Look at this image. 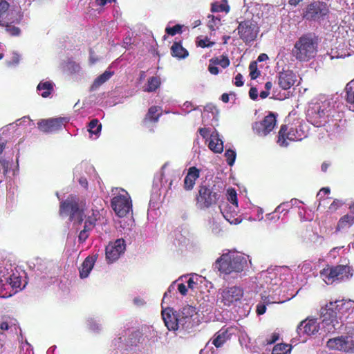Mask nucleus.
Masks as SVG:
<instances>
[{
  "instance_id": "nucleus-47",
  "label": "nucleus",
  "mask_w": 354,
  "mask_h": 354,
  "mask_svg": "<svg viewBox=\"0 0 354 354\" xmlns=\"http://www.w3.org/2000/svg\"><path fill=\"white\" fill-rule=\"evenodd\" d=\"M183 26L180 24H176L173 27H167L165 28V32L169 35L174 36L176 34L180 33L182 32Z\"/></svg>"
},
{
  "instance_id": "nucleus-22",
  "label": "nucleus",
  "mask_w": 354,
  "mask_h": 354,
  "mask_svg": "<svg viewBox=\"0 0 354 354\" xmlns=\"http://www.w3.org/2000/svg\"><path fill=\"white\" fill-rule=\"evenodd\" d=\"M209 149L214 153H221L223 151V142L219 138L218 133L215 131L210 134L208 143Z\"/></svg>"
},
{
  "instance_id": "nucleus-35",
  "label": "nucleus",
  "mask_w": 354,
  "mask_h": 354,
  "mask_svg": "<svg viewBox=\"0 0 354 354\" xmlns=\"http://www.w3.org/2000/svg\"><path fill=\"white\" fill-rule=\"evenodd\" d=\"M288 139V126L282 124L277 136V144L281 147H286V140Z\"/></svg>"
},
{
  "instance_id": "nucleus-51",
  "label": "nucleus",
  "mask_w": 354,
  "mask_h": 354,
  "mask_svg": "<svg viewBox=\"0 0 354 354\" xmlns=\"http://www.w3.org/2000/svg\"><path fill=\"white\" fill-rule=\"evenodd\" d=\"M9 169V162L5 159L0 158V172L2 171L6 176Z\"/></svg>"
},
{
  "instance_id": "nucleus-55",
  "label": "nucleus",
  "mask_w": 354,
  "mask_h": 354,
  "mask_svg": "<svg viewBox=\"0 0 354 354\" xmlns=\"http://www.w3.org/2000/svg\"><path fill=\"white\" fill-rule=\"evenodd\" d=\"M13 326L16 330L15 324L12 323V322H9L8 321H3L0 324V328L2 330H8V329L11 328Z\"/></svg>"
},
{
  "instance_id": "nucleus-27",
  "label": "nucleus",
  "mask_w": 354,
  "mask_h": 354,
  "mask_svg": "<svg viewBox=\"0 0 354 354\" xmlns=\"http://www.w3.org/2000/svg\"><path fill=\"white\" fill-rule=\"evenodd\" d=\"M84 218H86V219L84 227L93 230L96 225V222L100 219V214L98 210L92 209L91 214Z\"/></svg>"
},
{
  "instance_id": "nucleus-50",
  "label": "nucleus",
  "mask_w": 354,
  "mask_h": 354,
  "mask_svg": "<svg viewBox=\"0 0 354 354\" xmlns=\"http://www.w3.org/2000/svg\"><path fill=\"white\" fill-rule=\"evenodd\" d=\"M214 41H210L209 39L206 37L203 39H200L196 41L197 46L201 47V48H206V47H212L214 45Z\"/></svg>"
},
{
  "instance_id": "nucleus-41",
  "label": "nucleus",
  "mask_w": 354,
  "mask_h": 354,
  "mask_svg": "<svg viewBox=\"0 0 354 354\" xmlns=\"http://www.w3.org/2000/svg\"><path fill=\"white\" fill-rule=\"evenodd\" d=\"M207 18L209 19L207 22V26L209 28L210 30L214 31L216 30V28L218 27V24H220L221 19L218 17H216L215 16L212 15H209L207 16Z\"/></svg>"
},
{
  "instance_id": "nucleus-34",
  "label": "nucleus",
  "mask_w": 354,
  "mask_h": 354,
  "mask_svg": "<svg viewBox=\"0 0 354 354\" xmlns=\"http://www.w3.org/2000/svg\"><path fill=\"white\" fill-rule=\"evenodd\" d=\"M9 7L10 4L6 1H0V23L6 20L5 17H7L8 13L13 12L14 17H15L17 12H20L19 11L9 10Z\"/></svg>"
},
{
  "instance_id": "nucleus-11",
  "label": "nucleus",
  "mask_w": 354,
  "mask_h": 354,
  "mask_svg": "<svg viewBox=\"0 0 354 354\" xmlns=\"http://www.w3.org/2000/svg\"><path fill=\"white\" fill-rule=\"evenodd\" d=\"M329 13V8L326 3L323 1H314L308 6L304 17L315 21L324 20Z\"/></svg>"
},
{
  "instance_id": "nucleus-42",
  "label": "nucleus",
  "mask_w": 354,
  "mask_h": 354,
  "mask_svg": "<svg viewBox=\"0 0 354 354\" xmlns=\"http://www.w3.org/2000/svg\"><path fill=\"white\" fill-rule=\"evenodd\" d=\"M278 83L283 89H288V73L285 71L279 73Z\"/></svg>"
},
{
  "instance_id": "nucleus-43",
  "label": "nucleus",
  "mask_w": 354,
  "mask_h": 354,
  "mask_svg": "<svg viewBox=\"0 0 354 354\" xmlns=\"http://www.w3.org/2000/svg\"><path fill=\"white\" fill-rule=\"evenodd\" d=\"M225 156L226 158V161L230 166H232L235 162V159L236 157V152L232 149H227L225 151Z\"/></svg>"
},
{
  "instance_id": "nucleus-33",
  "label": "nucleus",
  "mask_w": 354,
  "mask_h": 354,
  "mask_svg": "<svg viewBox=\"0 0 354 354\" xmlns=\"http://www.w3.org/2000/svg\"><path fill=\"white\" fill-rule=\"evenodd\" d=\"M113 75V72L106 71L102 74L99 75L94 80L91 88L93 89H95V88H97V87L100 86L102 84H103L107 80H109L112 77Z\"/></svg>"
},
{
  "instance_id": "nucleus-45",
  "label": "nucleus",
  "mask_w": 354,
  "mask_h": 354,
  "mask_svg": "<svg viewBox=\"0 0 354 354\" xmlns=\"http://www.w3.org/2000/svg\"><path fill=\"white\" fill-rule=\"evenodd\" d=\"M287 346L286 344H277L274 346L272 354H286L288 353Z\"/></svg>"
},
{
  "instance_id": "nucleus-6",
  "label": "nucleus",
  "mask_w": 354,
  "mask_h": 354,
  "mask_svg": "<svg viewBox=\"0 0 354 354\" xmlns=\"http://www.w3.org/2000/svg\"><path fill=\"white\" fill-rule=\"evenodd\" d=\"M317 41L315 37L306 35L301 37L296 42L293 54L300 61H308L315 57Z\"/></svg>"
},
{
  "instance_id": "nucleus-18",
  "label": "nucleus",
  "mask_w": 354,
  "mask_h": 354,
  "mask_svg": "<svg viewBox=\"0 0 354 354\" xmlns=\"http://www.w3.org/2000/svg\"><path fill=\"white\" fill-rule=\"evenodd\" d=\"M126 248L125 241L118 239L113 243H109L105 250L106 259L109 263L116 261L124 252Z\"/></svg>"
},
{
  "instance_id": "nucleus-26",
  "label": "nucleus",
  "mask_w": 354,
  "mask_h": 354,
  "mask_svg": "<svg viewBox=\"0 0 354 354\" xmlns=\"http://www.w3.org/2000/svg\"><path fill=\"white\" fill-rule=\"evenodd\" d=\"M171 54L178 59H184L189 55L188 51L183 47L180 42L175 41L171 47Z\"/></svg>"
},
{
  "instance_id": "nucleus-4",
  "label": "nucleus",
  "mask_w": 354,
  "mask_h": 354,
  "mask_svg": "<svg viewBox=\"0 0 354 354\" xmlns=\"http://www.w3.org/2000/svg\"><path fill=\"white\" fill-rule=\"evenodd\" d=\"M246 261L238 253L229 252L223 254L215 262V268L220 272L229 274L232 272H240L243 270Z\"/></svg>"
},
{
  "instance_id": "nucleus-19",
  "label": "nucleus",
  "mask_w": 354,
  "mask_h": 354,
  "mask_svg": "<svg viewBox=\"0 0 354 354\" xmlns=\"http://www.w3.org/2000/svg\"><path fill=\"white\" fill-rule=\"evenodd\" d=\"M179 317L180 325L183 328H191L194 326L193 317L196 315L195 307L186 305L177 313Z\"/></svg>"
},
{
  "instance_id": "nucleus-2",
  "label": "nucleus",
  "mask_w": 354,
  "mask_h": 354,
  "mask_svg": "<svg viewBox=\"0 0 354 354\" xmlns=\"http://www.w3.org/2000/svg\"><path fill=\"white\" fill-rule=\"evenodd\" d=\"M221 192L212 181H202L195 194V205L199 210H207L218 205L221 198Z\"/></svg>"
},
{
  "instance_id": "nucleus-28",
  "label": "nucleus",
  "mask_w": 354,
  "mask_h": 354,
  "mask_svg": "<svg viewBox=\"0 0 354 354\" xmlns=\"http://www.w3.org/2000/svg\"><path fill=\"white\" fill-rule=\"evenodd\" d=\"M354 224V216L353 214H346L342 216L337 225L338 230L348 228Z\"/></svg>"
},
{
  "instance_id": "nucleus-38",
  "label": "nucleus",
  "mask_w": 354,
  "mask_h": 354,
  "mask_svg": "<svg viewBox=\"0 0 354 354\" xmlns=\"http://www.w3.org/2000/svg\"><path fill=\"white\" fill-rule=\"evenodd\" d=\"M304 137H305L304 132L300 129H298L297 127L295 129L293 127L289 129V140H301Z\"/></svg>"
},
{
  "instance_id": "nucleus-21",
  "label": "nucleus",
  "mask_w": 354,
  "mask_h": 354,
  "mask_svg": "<svg viewBox=\"0 0 354 354\" xmlns=\"http://www.w3.org/2000/svg\"><path fill=\"white\" fill-rule=\"evenodd\" d=\"M201 170L193 166L188 169L187 174L185 177L183 182V187L186 191L193 189L196 181L200 177Z\"/></svg>"
},
{
  "instance_id": "nucleus-14",
  "label": "nucleus",
  "mask_w": 354,
  "mask_h": 354,
  "mask_svg": "<svg viewBox=\"0 0 354 354\" xmlns=\"http://www.w3.org/2000/svg\"><path fill=\"white\" fill-rule=\"evenodd\" d=\"M68 122L65 117L41 119L37 122V127L44 133H50L61 129Z\"/></svg>"
},
{
  "instance_id": "nucleus-60",
  "label": "nucleus",
  "mask_w": 354,
  "mask_h": 354,
  "mask_svg": "<svg viewBox=\"0 0 354 354\" xmlns=\"http://www.w3.org/2000/svg\"><path fill=\"white\" fill-rule=\"evenodd\" d=\"M330 193V189L328 187H323L317 193V197L319 199H322L325 195Z\"/></svg>"
},
{
  "instance_id": "nucleus-63",
  "label": "nucleus",
  "mask_w": 354,
  "mask_h": 354,
  "mask_svg": "<svg viewBox=\"0 0 354 354\" xmlns=\"http://www.w3.org/2000/svg\"><path fill=\"white\" fill-rule=\"evenodd\" d=\"M178 290L179 292L183 296L186 295L187 293V286L183 283L178 284Z\"/></svg>"
},
{
  "instance_id": "nucleus-17",
  "label": "nucleus",
  "mask_w": 354,
  "mask_h": 354,
  "mask_svg": "<svg viewBox=\"0 0 354 354\" xmlns=\"http://www.w3.org/2000/svg\"><path fill=\"white\" fill-rule=\"evenodd\" d=\"M327 346L330 349L344 352L354 351V341L352 337H337L328 339Z\"/></svg>"
},
{
  "instance_id": "nucleus-39",
  "label": "nucleus",
  "mask_w": 354,
  "mask_h": 354,
  "mask_svg": "<svg viewBox=\"0 0 354 354\" xmlns=\"http://www.w3.org/2000/svg\"><path fill=\"white\" fill-rule=\"evenodd\" d=\"M88 131L91 134L97 135L102 129V124L97 119H93L88 125Z\"/></svg>"
},
{
  "instance_id": "nucleus-52",
  "label": "nucleus",
  "mask_w": 354,
  "mask_h": 354,
  "mask_svg": "<svg viewBox=\"0 0 354 354\" xmlns=\"http://www.w3.org/2000/svg\"><path fill=\"white\" fill-rule=\"evenodd\" d=\"M300 80L301 79L295 73L289 71V88L295 84L298 85L300 82Z\"/></svg>"
},
{
  "instance_id": "nucleus-12",
  "label": "nucleus",
  "mask_w": 354,
  "mask_h": 354,
  "mask_svg": "<svg viewBox=\"0 0 354 354\" xmlns=\"http://www.w3.org/2000/svg\"><path fill=\"white\" fill-rule=\"evenodd\" d=\"M244 295L242 288L237 286L227 287L221 292V301L224 306H230L240 301Z\"/></svg>"
},
{
  "instance_id": "nucleus-24",
  "label": "nucleus",
  "mask_w": 354,
  "mask_h": 354,
  "mask_svg": "<svg viewBox=\"0 0 354 354\" xmlns=\"http://www.w3.org/2000/svg\"><path fill=\"white\" fill-rule=\"evenodd\" d=\"M95 262V258L93 257H87L79 268L80 277L81 279L86 278L91 270L93 269Z\"/></svg>"
},
{
  "instance_id": "nucleus-29",
  "label": "nucleus",
  "mask_w": 354,
  "mask_h": 354,
  "mask_svg": "<svg viewBox=\"0 0 354 354\" xmlns=\"http://www.w3.org/2000/svg\"><path fill=\"white\" fill-rule=\"evenodd\" d=\"M229 335L227 330H221L215 334V337L212 341V344L216 347H221L227 339Z\"/></svg>"
},
{
  "instance_id": "nucleus-58",
  "label": "nucleus",
  "mask_w": 354,
  "mask_h": 354,
  "mask_svg": "<svg viewBox=\"0 0 354 354\" xmlns=\"http://www.w3.org/2000/svg\"><path fill=\"white\" fill-rule=\"evenodd\" d=\"M234 85L237 87L242 86L244 84L243 80V75L241 73H238L234 78Z\"/></svg>"
},
{
  "instance_id": "nucleus-1",
  "label": "nucleus",
  "mask_w": 354,
  "mask_h": 354,
  "mask_svg": "<svg viewBox=\"0 0 354 354\" xmlns=\"http://www.w3.org/2000/svg\"><path fill=\"white\" fill-rule=\"evenodd\" d=\"M335 104L333 99L324 97L310 103L307 111L308 120L315 127L324 125L335 116Z\"/></svg>"
},
{
  "instance_id": "nucleus-57",
  "label": "nucleus",
  "mask_w": 354,
  "mask_h": 354,
  "mask_svg": "<svg viewBox=\"0 0 354 354\" xmlns=\"http://www.w3.org/2000/svg\"><path fill=\"white\" fill-rule=\"evenodd\" d=\"M19 60H20L19 55L16 53H15L12 55L11 60L8 62V64L9 66L17 65V64H19Z\"/></svg>"
},
{
  "instance_id": "nucleus-53",
  "label": "nucleus",
  "mask_w": 354,
  "mask_h": 354,
  "mask_svg": "<svg viewBox=\"0 0 354 354\" xmlns=\"http://www.w3.org/2000/svg\"><path fill=\"white\" fill-rule=\"evenodd\" d=\"M343 202L342 201L335 199L333 202L330 205L328 209L330 212H335L340 207L342 206Z\"/></svg>"
},
{
  "instance_id": "nucleus-62",
  "label": "nucleus",
  "mask_w": 354,
  "mask_h": 354,
  "mask_svg": "<svg viewBox=\"0 0 354 354\" xmlns=\"http://www.w3.org/2000/svg\"><path fill=\"white\" fill-rule=\"evenodd\" d=\"M249 96L253 100H255L257 99V97H258V91H257V88L252 87L250 89V91H249Z\"/></svg>"
},
{
  "instance_id": "nucleus-10",
  "label": "nucleus",
  "mask_w": 354,
  "mask_h": 354,
  "mask_svg": "<svg viewBox=\"0 0 354 354\" xmlns=\"http://www.w3.org/2000/svg\"><path fill=\"white\" fill-rule=\"evenodd\" d=\"M319 329L321 330V328L317 319L313 317L306 318L300 322L297 326V332L299 336V341L300 342H305L306 337L315 335Z\"/></svg>"
},
{
  "instance_id": "nucleus-31",
  "label": "nucleus",
  "mask_w": 354,
  "mask_h": 354,
  "mask_svg": "<svg viewBox=\"0 0 354 354\" xmlns=\"http://www.w3.org/2000/svg\"><path fill=\"white\" fill-rule=\"evenodd\" d=\"M37 89L39 91H44L41 93V95L43 97L46 98V97H48L51 94V93L53 92V84L51 82H49V81H46V82H41L37 85Z\"/></svg>"
},
{
  "instance_id": "nucleus-48",
  "label": "nucleus",
  "mask_w": 354,
  "mask_h": 354,
  "mask_svg": "<svg viewBox=\"0 0 354 354\" xmlns=\"http://www.w3.org/2000/svg\"><path fill=\"white\" fill-rule=\"evenodd\" d=\"M91 231L90 229L85 228L84 227L83 230L80 232L78 235V241L80 243H84L89 236V232Z\"/></svg>"
},
{
  "instance_id": "nucleus-7",
  "label": "nucleus",
  "mask_w": 354,
  "mask_h": 354,
  "mask_svg": "<svg viewBox=\"0 0 354 354\" xmlns=\"http://www.w3.org/2000/svg\"><path fill=\"white\" fill-rule=\"evenodd\" d=\"M237 30L240 39L245 43H250L257 39L259 27L253 19H246L239 22Z\"/></svg>"
},
{
  "instance_id": "nucleus-8",
  "label": "nucleus",
  "mask_w": 354,
  "mask_h": 354,
  "mask_svg": "<svg viewBox=\"0 0 354 354\" xmlns=\"http://www.w3.org/2000/svg\"><path fill=\"white\" fill-rule=\"evenodd\" d=\"M321 317L322 320L320 328L326 334L335 333L342 326L337 313L327 310L326 307L321 309Z\"/></svg>"
},
{
  "instance_id": "nucleus-5",
  "label": "nucleus",
  "mask_w": 354,
  "mask_h": 354,
  "mask_svg": "<svg viewBox=\"0 0 354 354\" xmlns=\"http://www.w3.org/2000/svg\"><path fill=\"white\" fill-rule=\"evenodd\" d=\"M353 275V270L348 265L328 266L320 272V276L326 284L348 281Z\"/></svg>"
},
{
  "instance_id": "nucleus-49",
  "label": "nucleus",
  "mask_w": 354,
  "mask_h": 354,
  "mask_svg": "<svg viewBox=\"0 0 354 354\" xmlns=\"http://www.w3.org/2000/svg\"><path fill=\"white\" fill-rule=\"evenodd\" d=\"M303 211L304 212V215H301V211H299L298 212V214L300 217V219L301 221H312L313 218V214L310 211H307L306 209H303Z\"/></svg>"
},
{
  "instance_id": "nucleus-64",
  "label": "nucleus",
  "mask_w": 354,
  "mask_h": 354,
  "mask_svg": "<svg viewBox=\"0 0 354 354\" xmlns=\"http://www.w3.org/2000/svg\"><path fill=\"white\" fill-rule=\"evenodd\" d=\"M261 303L265 304V305H268L271 304L272 301L270 299V297L269 295H261Z\"/></svg>"
},
{
  "instance_id": "nucleus-61",
  "label": "nucleus",
  "mask_w": 354,
  "mask_h": 354,
  "mask_svg": "<svg viewBox=\"0 0 354 354\" xmlns=\"http://www.w3.org/2000/svg\"><path fill=\"white\" fill-rule=\"evenodd\" d=\"M198 132H199L200 135L203 138H207L209 136V135L210 130H209V128L203 127V128H200L198 129Z\"/></svg>"
},
{
  "instance_id": "nucleus-16",
  "label": "nucleus",
  "mask_w": 354,
  "mask_h": 354,
  "mask_svg": "<svg viewBox=\"0 0 354 354\" xmlns=\"http://www.w3.org/2000/svg\"><path fill=\"white\" fill-rule=\"evenodd\" d=\"M325 307L327 310L337 313L338 318L341 319L342 315L349 313L350 311H353L354 308V301L351 299L336 300L326 304Z\"/></svg>"
},
{
  "instance_id": "nucleus-37",
  "label": "nucleus",
  "mask_w": 354,
  "mask_h": 354,
  "mask_svg": "<svg viewBox=\"0 0 354 354\" xmlns=\"http://www.w3.org/2000/svg\"><path fill=\"white\" fill-rule=\"evenodd\" d=\"M209 63L214 65H220L222 68H225L230 66V62L226 55H221L219 57H214L209 59Z\"/></svg>"
},
{
  "instance_id": "nucleus-44",
  "label": "nucleus",
  "mask_w": 354,
  "mask_h": 354,
  "mask_svg": "<svg viewBox=\"0 0 354 354\" xmlns=\"http://www.w3.org/2000/svg\"><path fill=\"white\" fill-rule=\"evenodd\" d=\"M9 283L14 288H20L21 284V279L15 274H12L9 277Z\"/></svg>"
},
{
  "instance_id": "nucleus-13",
  "label": "nucleus",
  "mask_w": 354,
  "mask_h": 354,
  "mask_svg": "<svg viewBox=\"0 0 354 354\" xmlns=\"http://www.w3.org/2000/svg\"><path fill=\"white\" fill-rule=\"evenodd\" d=\"M276 122L275 115L273 113H270L261 121L254 122L252 128L257 135L266 136L274 129Z\"/></svg>"
},
{
  "instance_id": "nucleus-59",
  "label": "nucleus",
  "mask_w": 354,
  "mask_h": 354,
  "mask_svg": "<svg viewBox=\"0 0 354 354\" xmlns=\"http://www.w3.org/2000/svg\"><path fill=\"white\" fill-rule=\"evenodd\" d=\"M208 71L211 74L214 75H218L219 73L218 68L216 65H214L212 63H209V64L208 66Z\"/></svg>"
},
{
  "instance_id": "nucleus-54",
  "label": "nucleus",
  "mask_w": 354,
  "mask_h": 354,
  "mask_svg": "<svg viewBox=\"0 0 354 354\" xmlns=\"http://www.w3.org/2000/svg\"><path fill=\"white\" fill-rule=\"evenodd\" d=\"M279 334L277 333H274L272 334L271 337L270 339L267 338L265 341H264V344L265 345H269V344H274L279 339Z\"/></svg>"
},
{
  "instance_id": "nucleus-30",
  "label": "nucleus",
  "mask_w": 354,
  "mask_h": 354,
  "mask_svg": "<svg viewBox=\"0 0 354 354\" xmlns=\"http://www.w3.org/2000/svg\"><path fill=\"white\" fill-rule=\"evenodd\" d=\"M346 102L349 104V109L354 111V80L346 84Z\"/></svg>"
},
{
  "instance_id": "nucleus-23",
  "label": "nucleus",
  "mask_w": 354,
  "mask_h": 354,
  "mask_svg": "<svg viewBox=\"0 0 354 354\" xmlns=\"http://www.w3.org/2000/svg\"><path fill=\"white\" fill-rule=\"evenodd\" d=\"M162 113L159 112V108L156 106H151L142 121L144 126H147L149 123H156Z\"/></svg>"
},
{
  "instance_id": "nucleus-40",
  "label": "nucleus",
  "mask_w": 354,
  "mask_h": 354,
  "mask_svg": "<svg viewBox=\"0 0 354 354\" xmlns=\"http://www.w3.org/2000/svg\"><path fill=\"white\" fill-rule=\"evenodd\" d=\"M250 76L252 80L257 79L261 74L257 68V62L256 61L251 62L249 65Z\"/></svg>"
},
{
  "instance_id": "nucleus-20",
  "label": "nucleus",
  "mask_w": 354,
  "mask_h": 354,
  "mask_svg": "<svg viewBox=\"0 0 354 354\" xmlns=\"http://www.w3.org/2000/svg\"><path fill=\"white\" fill-rule=\"evenodd\" d=\"M162 317L165 326L169 330L176 331L180 325L179 317L176 311L171 308H167L162 311Z\"/></svg>"
},
{
  "instance_id": "nucleus-56",
  "label": "nucleus",
  "mask_w": 354,
  "mask_h": 354,
  "mask_svg": "<svg viewBox=\"0 0 354 354\" xmlns=\"http://www.w3.org/2000/svg\"><path fill=\"white\" fill-rule=\"evenodd\" d=\"M266 311V305L261 301L257 305L256 313L258 315H263Z\"/></svg>"
},
{
  "instance_id": "nucleus-32",
  "label": "nucleus",
  "mask_w": 354,
  "mask_h": 354,
  "mask_svg": "<svg viewBox=\"0 0 354 354\" xmlns=\"http://www.w3.org/2000/svg\"><path fill=\"white\" fill-rule=\"evenodd\" d=\"M160 84L161 81L159 77H151L148 79L146 88L144 91L149 93L154 92L160 87Z\"/></svg>"
},
{
  "instance_id": "nucleus-46",
  "label": "nucleus",
  "mask_w": 354,
  "mask_h": 354,
  "mask_svg": "<svg viewBox=\"0 0 354 354\" xmlns=\"http://www.w3.org/2000/svg\"><path fill=\"white\" fill-rule=\"evenodd\" d=\"M227 200L236 207H238L237 194L234 189L227 190Z\"/></svg>"
},
{
  "instance_id": "nucleus-15",
  "label": "nucleus",
  "mask_w": 354,
  "mask_h": 354,
  "mask_svg": "<svg viewBox=\"0 0 354 354\" xmlns=\"http://www.w3.org/2000/svg\"><path fill=\"white\" fill-rule=\"evenodd\" d=\"M22 17L20 12H17L16 16L14 17V12H11L8 13L7 17H5L6 20L0 23V26L4 27L6 32L10 36L18 37L21 34V30L15 24H20Z\"/></svg>"
},
{
  "instance_id": "nucleus-36",
  "label": "nucleus",
  "mask_w": 354,
  "mask_h": 354,
  "mask_svg": "<svg viewBox=\"0 0 354 354\" xmlns=\"http://www.w3.org/2000/svg\"><path fill=\"white\" fill-rule=\"evenodd\" d=\"M230 6L227 4V0H223L222 3L214 2L211 6V11L212 12H225L230 11Z\"/></svg>"
},
{
  "instance_id": "nucleus-25",
  "label": "nucleus",
  "mask_w": 354,
  "mask_h": 354,
  "mask_svg": "<svg viewBox=\"0 0 354 354\" xmlns=\"http://www.w3.org/2000/svg\"><path fill=\"white\" fill-rule=\"evenodd\" d=\"M311 270L310 263L308 262H304L299 264L297 268L295 266H292L291 268H289V271L291 272V274H295L297 280L301 279V275L308 273Z\"/></svg>"
},
{
  "instance_id": "nucleus-3",
  "label": "nucleus",
  "mask_w": 354,
  "mask_h": 354,
  "mask_svg": "<svg viewBox=\"0 0 354 354\" xmlns=\"http://www.w3.org/2000/svg\"><path fill=\"white\" fill-rule=\"evenodd\" d=\"M86 209L84 201H80L77 196L70 194L66 199L60 202L59 214L60 216H68L71 221L80 225L84 221Z\"/></svg>"
},
{
  "instance_id": "nucleus-9",
  "label": "nucleus",
  "mask_w": 354,
  "mask_h": 354,
  "mask_svg": "<svg viewBox=\"0 0 354 354\" xmlns=\"http://www.w3.org/2000/svg\"><path fill=\"white\" fill-rule=\"evenodd\" d=\"M111 205L120 218L126 216L132 209L131 200L127 192L115 196L111 199Z\"/></svg>"
}]
</instances>
